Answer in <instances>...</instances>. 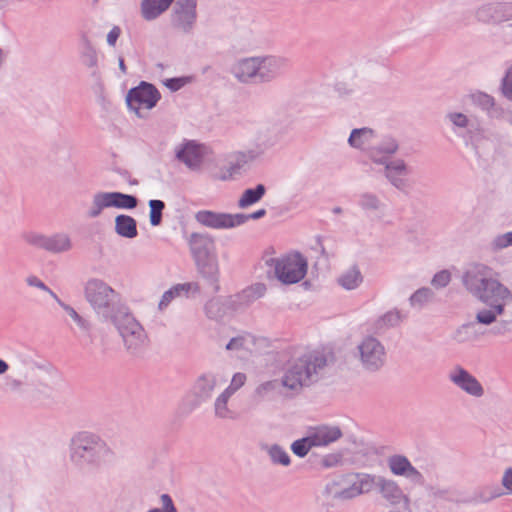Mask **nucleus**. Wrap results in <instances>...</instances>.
<instances>
[{"label":"nucleus","mask_w":512,"mask_h":512,"mask_svg":"<svg viewBox=\"0 0 512 512\" xmlns=\"http://www.w3.org/2000/svg\"><path fill=\"white\" fill-rule=\"evenodd\" d=\"M57 303L83 333L90 334L92 330V324L87 318L80 315L72 306L66 304L61 299H57Z\"/></svg>","instance_id":"nucleus-37"},{"label":"nucleus","mask_w":512,"mask_h":512,"mask_svg":"<svg viewBox=\"0 0 512 512\" xmlns=\"http://www.w3.org/2000/svg\"><path fill=\"white\" fill-rule=\"evenodd\" d=\"M174 0H142L141 14L147 21H152L163 14Z\"/></svg>","instance_id":"nucleus-27"},{"label":"nucleus","mask_w":512,"mask_h":512,"mask_svg":"<svg viewBox=\"0 0 512 512\" xmlns=\"http://www.w3.org/2000/svg\"><path fill=\"white\" fill-rule=\"evenodd\" d=\"M403 318L404 316L399 310H390L375 320L372 327L373 332L381 335L388 329L398 326L402 322Z\"/></svg>","instance_id":"nucleus-29"},{"label":"nucleus","mask_w":512,"mask_h":512,"mask_svg":"<svg viewBox=\"0 0 512 512\" xmlns=\"http://www.w3.org/2000/svg\"><path fill=\"white\" fill-rule=\"evenodd\" d=\"M362 281V274L356 266L350 268L338 278L339 285L346 290H353L357 288Z\"/></svg>","instance_id":"nucleus-38"},{"label":"nucleus","mask_w":512,"mask_h":512,"mask_svg":"<svg viewBox=\"0 0 512 512\" xmlns=\"http://www.w3.org/2000/svg\"><path fill=\"white\" fill-rule=\"evenodd\" d=\"M434 293L430 288L423 287L415 291L409 298L410 305L422 308L426 303L431 301Z\"/></svg>","instance_id":"nucleus-46"},{"label":"nucleus","mask_w":512,"mask_h":512,"mask_svg":"<svg viewBox=\"0 0 512 512\" xmlns=\"http://www.w3.org/2000/svg\"><path fill=\"white\" fill-rule=\"evenodd\" d=\"M498 276L492 267L482 263L471 265L462 275L465 289L488 306L476 313V322L485 326L494 324L490 333L496 337L512 332V319L498 320L499 316L505 314L506 307L512 303V290L504 285Z\"/></svg>","instance_id":"nucleus-1"},{"label":"nucleus","mask_w":512,"mask_h":512,"mask_svg":"<svg viewBox=\"0 0 512 512\" xmlns=\"http://www.w3.org/2000/svg\"><path fill=\"white\" fill-rule=\"evenodd\" d=\"M429 491L430 495L435 499H446L449 493L448 489H441L435 487H430Z\"/></svg>","instance_id":"nucleus-62"},{"label":"nucleus","mask_w":512,"mask_h":512,"mask_svg":"<svg viewBox=\"0 0 512 512\" xmlns=\"http://www.w3.org/2000/svg\"><path fill=\"white\" fill-rule=\"evenodd\" d=\"M24 383L20 379L12 378L10 376L6 377L5 379V387L7 390L12 392H18L21 391Z\"/></svg>","instance_id":"nucleus-57"},{"label":"nucleus","mask_w":512,"mask_h":512,"mask_svg":"<svg viewBox=\"0 0 512 512\" xmlns=\"http://www.w3.org/2000/svg\"><path fill=\"white\" fill-rule=\"evenodd\" d=\"M327 495L333 499L348 500L359 496L355 481H351L347 487L339 488L337 482L327 484L325 488Z\"/></svg>","instance_id":"nucleus-31"},{"label":"nucleus","mask_w":512,"mask_h":512,"mask_svg":"<svg viewBox=\"0 0 512 512\" xmlns=\"http://www.w3.org/2000/svg\"><path fill=\"white\" fill-rule=\"evenodd\" d=\"M446 118L451 122L454 128H467L470 122L468 117L460 112H449Z\"/></svg>","instance_id":"nucleus-51"},{"label":"nucleus","mask_w":512,"mask_h":512,"mask_svg":"<svg viewBox=\"0 0 512 512\" xmlns=\"http://www.w3.org/2000/svg\"><path fill=\"white\" fill-rule=\"evenodd\" d=\"M471 102L484 111L489 112L495 106L494 98L484 92L477 91L470 94Z\"/></svg>","instance_id":"nucleus-47"},{"label":"nucleus","mask_w":512,"mask_h":512,"mask_svg":"<svg viewBox=\"0 0 512 512\" xmlns=\"http://www.w3.org/2000/svg\"><path fill=\"white\" fill-rule=\"evenodd\" d=\"M384 166V176L387 181L397 190L404 191L407 188L405 176L409 174V169L403 159L389 160Z\"/></svg>","instance_id":"nucleus-18"},{"label":"nucleus","mask_w":512,"mask_h":512,"mask_svg":"<svg viewBox=\"0 0 512 512\" xmlns=\"http://www.w3.org/2000/svg\"><path fill=\"white\" fill-rule=\"evenodd\" d=\"M106 208H111L109 192L98 191L92 195L91 203L87 207L85 215L88 219H96L102 215Z\"/></svg>","instance_id":"nucleus-30"},{"label":"nucleus","mask_w":512,"mask_h":512,"mask_svg":"<svg viewBox=\"0 0 512 512\" xmlns=\"http://www.w3.org/2000/svg\"><path fill=\"white\" fill-rule=\"evenodd\" d=\"M160 98V92L153 84L142 81L139 86L128 91L126 103L130 110L140 116L139 110L141 107L152 109Z\"/></svg>","instance_id":"nucleus-8"},{"label":"nucleus","mask_w":512,"mask_h":512,"mask_svg":"<svg viewBox=\"0 0 512 512\" xmlns=\"http://www.w3.org/2000/svg\"><path fill=\"white\" fill-rule=\"evenodd\" d=\"M161 502L163 505V510L159 508H154L149 510L148 512H177L173 504L172 498L168 494L161 495Z\"/></svg>","instance_id":"nucleus-55"},{"label":"nucleus","mask_w":512,"mask_h":512,"mask_svg":"<svg viewBox=\"0 0 512 512\" xmlns=\"http://www.w3.org/2000/svg\"><path fill=\"white\" fill-rule=\"evenodd\" d=\"M266 193V187L263 184H258L254 188H248L243 191L238 206L242 209L248 208L251 205L259 202Z\"/></svg>","instance_id":"nucleus-36"},{"label":"nucleus","mask_w":512,"mask_h":512,"mask_svg":"<svg viewBox=\"0 0 512 512\" xmlns=\"http://www.w3.org/2000/svg\"><path fill=\"white\" fill-rule=\"evenodd\" d=\"M110 207L133 210L138 206L139 200L136 196L118 191L109 192Z\"/></svg>","instance_id":"nucleus-34"},{"label":"nucleus","mask_w":512,"mask_h":512,"mask_svg":"<svg viewBox=\"0 0 512 512\" xmlns=\"http://www.w3.org/2000/svg\"><path fill=\"white\" fill-rule=\"evenodd\" d=\"M327 358L320 352L306 353L288 364L281 383L290 390L299 391L316 383L324 374Z\"/></svg>","instance_id":"nucleus-2"},{"label":"nucleus","mask_w":512,"mask_h":512,"mask_svg":"<svg viewBox=\"0 0 512 512\" xmlns=\"http://www.w3.org/2000/svg\"><path fill=\"white\" fill-rule=\"evenodd\" d=\"M266 290V285L263 283L252 284L234 296L232 306L235 309L248 307L256 300L262 298L265 295Z\"/></svg>","instance_id":"nucleus-22"},{"label":"nucleus","mask_w":512,"mask_h":512,"mask_svg":"<svg viewBox=\"0 0 512 512\" xmlns=\"http://www.w3.org/2000/svg\"><path fill=\"white\" fill-rule=\"evenodd\" d=\"M114 230L117 235L123 238L133 239L138 236L137 221L130 215H117Z\"/></svg>","instance_id":"nucleus-28"},{"label":"nucleus","mask_w":512,"mask_h":512,"mask_svg":"<svg viewBox=\"0 0 512 512\" xmlns=\"http://www.w3.org/2000/svg\"><path fill=\"white\" fill-rule=\"evenodd\" d=\"M266 215V210L265 209H259L251 214H242V213H237L235 214V216H240L242 217V220L241 222L238 223V226L240 225H243L244 223H246L249 219H254V220H257V219H260L262 217H264Z\"/></svg>","instance_id":"nucleus-58"},{"label":"nucleus","mask_w":512,"mask_h":512,"mask_svg":"<svg viewBox=\"0 0 512 512\" xmlns=\"http://www.w3.org/2000/svg\"><path fill=\"white\" fill-rule=\"evenodd\" d=\"M450 281V272L448 270H441L434 275L431 284L436 288H444L450 283Z\"/></svg>","instance_id":"nucleus-52"},{"label":"nucleus","mask_w":512,"mask_h":512,"mask_svg":"<svg viewBox=\"0 0 512 512\" xmlns=\"http://www.w3.org/2000/svg\"><path fill=\"white\" fill-rule=\"evenodd\" d=\"M387 465L393 475L405 477L415 485H424L423 474L411 464L406 456L401 454L391 455L387 459Z\"/></svg>","instance_id":"nucleus-13"},{"label":"nucleus","mask_w":512,"mask_h":512,"mask_svg":"<svg viewBox=\"0 0 512 512\" xmlns=\"http://www.w3.org/2000/svg\"><path fill=\"white\" fill-rule=\"evenodd\" d=\"M258 84L278 78L288 67V60L278 56L258 57Z\"/></svg>","instance_id":"nucleus-16"},{"label":"nucleus","mask_w":512,"mask_h":512,"mask_svg":"<svg viewBox=\"0 0 512 512\" xmlns=\"http://www.w3.org/2000/svg\"><path fill=\"white\" fill-rule=\"evenodd\" d=\"M378 479H382V476L369 474L358 475L354 481L358 488L359 495L369 493L373 489L378 490Z\"/></svg>","instance_id":"nucleus-42"},{"label":"nucleus","mask_w":512,"mask_h":512,"mask_svg":"<svg viewBox=\"0 0 512 512\" xmlns=\"http://www.w3.org/2000/svg\"><path fill=\"white\" fill-rule=\"evenodd\" d=\"M476 323V321L468 322L458 327L453 336L454 340L458 343L477 340L479 338V333L476 330Z\"/></svg>","instance_id":"nucleus-39"},{"label":"nucleus","mask_w":512,"mask_h":512,"mask_svg":"<svg viewBox=\"0 0 512 512\" xmlns=\"http://www.w3.org/2000/svg\"><path fill=\"white\" fill-rule=\"evenodd\" d=\"M358 205L364 211H378L383 207V203L381 202L380 198L371 192L360 194Z\"/></svg>","instance_id":"nucleus-44"},{"label":"nucleus","mask_w":512,"mask_h":512,"mask_svg":"<svg viewBox=\"0 0 512 512\" xmlns=\"http://www.w3.org/2000/svg\"><path fill=\"white\" fill-rule=\"evenodd\" d=\"M218 384V375L213 372H205L199 375L193 386L192 395L193 402L191 410L199 407L201 404L209 401Z\"/></svg>","instance_id":"nucleus-14"},{"label":"nucleus","mask_w":512,"mask_h":512,"mask_svg":"<svg viewBox=\"0 0 512 512\" xmlns=\"http://www.w3.org/2000/svg\"><path fill=\"white\" fill-rule=\"evenodd\" d=\"M510 246H512V231L495 236L489 244L492 252H499Z\"/></svg>","instance_id":"nucleus-48"},{"label":"nucleus","mask_w":512,"mask_h":512,"mask_svg":"<svg viewBox=\"0 0 512 512\" xmlns=\"http://www.w3.org/2000/svg\"><path fill=\"white\" fill-rule=\"evenodd\" d=\"M186 83L187 81L183 77L169 78L165 81L166 87H168L172 91H177L181 89Z\"/></svg>","instance_id":"nucleus-60"},{"label":"nucleus","mask_w":512,"mask_h":512,"mask_svg":"<svg viewBox=\"0 0 512 512\" xmlns=\"http://www.w3.org/2000/svg\"><path fill=\"white\" fill-rule=\"evenodd\" d=\"M502 485L512 492V468H508L502 477Z\"/></svg>","instance_id":"nucleus-63"},{"label":"nucleus","mask_w":512,"mask_h":512,"mask_svg":"<svg viewBox=\"0 0 512 512\" xmlns=\"http://www.w3.org/2000/svg\"><path fill=\"white\" fill-rule=\"evenodd\" d=\"M246 338L244 336H237L230 339L225 348L229 351H239L244 348Z\"/></svg>","instance_id":"nucleus-56"},{"label":"nucleus","mask_w":512,"mask_h":512,"mask_svg":"<svg viewBox=\"0 0 512 512\" xmlns=\"http://www.w3.org/2000/svg\"><path fill=\"white\" fill-rule=\"evenodd\" d=\"M232 395L229 392L223 391L214 402V413L217 418L231 419L233 412L228 408V401Z\"/></svg>","instance_id":"nucleus-41"},{"label":"nucleus","mask_w":512,"mask_h":512,"mask_svg":"<svg viewBox=\"0 0 512 512\" xmlns=\"http://www.w3.org/2000/svg\"><path fill=\"white\" fill-rule=\"evenodd\" d=\"M258 57L244 58L236 62L231 72L242 83L258 84Z\"/></svg>","instance_id":"nucleus-20"},{"label":"nucleus","mask_w":512,"mask_h":512,"mask_svg":"<svg viewBox=\"0 0 512 512\" xmlns=\"http://www.w3.org/2000/svg\"><path fill=\"white\" fill-rule=\"evenodd\" d=\"M313 447L314 446L312 445V441H310V437L307 435L306 437L294 441L291 445V450L295 455L303 458Z\"/></svg>","instance_id":"nucleus-49"},{"label":"nucleus","mask_w":512,"mask_h":512,"mask_svg":"<svg viewBox=\"0 0 512 512\" xmlns=\"http://www.w3.org/2000/svg\"><path fill=\"white\" fill-rule=\"evenodd\" d=\"M448 378L456 387L466 394L480 398L484 395V388L478 379L460 365H456L449 372Z\"/></svg>","instance_id":"nucleus-12"},{"label":"nucleus","mask_w":512,"mask_h":512,"mask_svg":"<svg viewBox=\"0 0 512 512\" xmlns=\"http://www.w3.org/2000/svg\"><path fill=\"white\" fill-rule=\"evenodd\" d=\"M81 44L82 62L89 68L96 67L98 63L97 53L86 35L82 36Z\"/></svg>","instance_id":"nucleus-40"},{"label":"nucleus","mask_w":512,"mask_h":512,"mask_svg":"<svg viewBox=\"0 0 512 512\" xmlns=\"http://www.w3.org/2000/svg\"><path fill=\"white\" fill-rule=\"evenodd\" d=\"M112 454L107 443L97 434L81 431L70 441V460L79 469L100 466Z\"/></svg>","instance_id":"nucleus-3"},{"label":"nucleus","mask_w":512,"mask_h":512,"mask_svg":"<svg viewBox=\"0 0 512 512\" xmlns=\"http://www.w3.org/2000/svg\"><path fill=\"white\" fill-rule=\"evenodd\" d=\"M149 205V221L152 226H159L162 223L163 210L165 203L162 200L152 199Z\"/></svg>","instance_id":"nucleus-45"},{"label":"nucleus","mask_w":512,"mask_h":512,"mask_svg":"<svg viewBox=\"0 0 512 512\" xmlns=\"http://www.w3.org/2000/svg\"><path fill=\"white\" fill-rule=\"evenodd\" d=\"M374 137L375 131L373 129L368 127L356 128L351 131L348 144L355 149L364 150Z\"/></svg>","instance_id":"nucleus-32"},{"label":"nucleus","mask_w":512,"mask_h":512,"mask_svg":"<svg viewBox=\"0 0 512 512\" xmlns=\"http://www.w3.org/2000/svg\"><path fill=\"white\" fill-rule=\"evenodd\" d=\"M121 34V29L118 26H114L107 35V43L110 46H115L117 39Z\"/></svg>","instance_id":"nucleus-61"},{"label":"nucleus","mask_w":512,"mask_h":512,"mask_svg":"<svg viewBox=\"0 0 512 512\" xmlns=\"http://www.w3.org/2000/svg\"><path fill=\"white\" fill-rule=\"evenodd\" d=\"M192 288L198 289V285L196 283H183L171 287L162 295L160 302L158 304L159 309H166L172 302V300H174L176 297H179L182 294H187Z\"/></svg>","instance_id":"nucleus-33"},{"label":"nucleus","mask_w":512,"mask_h":512,"mask_svg":"<svg viewBox=\"0 0 512 512\" xmlns=\"http://www.w3.org/2000/svg\"><path fill=\"white\" fill-rule=\"evenodd\" d=\"M378 492L391 505L396 506L403 503V507L409 509L410 499L403 493L396 481L382 476V479H378Z\"/></svg>","instance_id":"nucleus-19"},{"label":"nucleus","mask_w":512,"mask_h":512,"mask_svg":"<svg viewBox=\"0 0 512 512\" xmlns=\"http://www.w3.org/2000/svg\"><path fill=\"white\" fill-rule=\"evenodd\" d=\"M503 495L501 488L496 484L478 486L472 494L463 500L465 504H485Z\"/></svg>","instance_id":"nucleus-25"},{"label":"nucleus","mask_w":512,"mask_h":512,"mask_svg":"<svg viewBox=\"0 0 512 512\" xmlns=\"http://www.w3.org/2000/svg\"><path fill=\"white\" fill-rule=\"evenodd\" d=\"M196 267L200 275L214 287V292H218L219 286V265L216 256L207 259L195 261Z\"/></svg>","instance_id":"nucleus-24"},{"label":"nucleus","mask_w":512,"mask_h":512,"mask_svg":"<svg viewBox=\"0 0 512 512\" xmlns=\"http://www.w3.org/2000/svg\"><path fill=\"white\" fill-rule=\"evenodd\" d=\"M246 381V375L244 373H236L233 375L230 385L224 390L225 392H229L230 395H233L238 389H240Z\"/></svg>","instance_id":"nucleus-54"},{"label":"nucleus","mask_w":512,"mask_h":512,"mask_svg":"<svg viewBox=\"0 0 512 512\" xmlns=\"http://www.w3.org/2000/svg\"><path fill=\"white\" fill-rule=\"evenodd\" d=\"M8 369L9 365L7 362L0 358V375L6 373Z\"/></svg>","instance_id":"nucleus-64"},{"label":"nucleus","mask_w":512,"mask_h":512,"mask_svg":"<svg viewBox=\"0 0 512 512\" xmlns=\"http://www.w3.org/2000/svg\"><path fill=\"white\" fill-rule=\"evenodd\" d=\"M84 292L85 299L95 313L106 321L116 314L117 309L126 306L121 301L120 294L101 279H89Z\"/></svg>","instance_id":"nucleus-4"},{"label":"nucleus","mask_w":512,"mask_h":512,"mask_svg":"<svg viewBox=\"0 0 512 512\" xmlns=\"http://www.w3.org/2000/svg\"><path fill=\"white\" fill-rule=\"evenodd\" d=\"M266 262L274 265L276 277L284 284L298 283L307 273V260L298 252L281 259L270 258Z\"/></svg>","instance_id":"nucleus-6"},{"label":"nucleus","mask_w":512,"mask_h":512,"mask_svg":"<svg viewBox=\"0 0 512 512\" xmlns=\"http://www.w3.org/2000/svg\"><path fill=\"white\" fill-rule=\"evenodd\" d=\"M197 0H176L171 14L173 27L189 33L195 24Z\"/></svg>","instance_id":"nucleus-11"},{"label":"nucleus","mask_w":512,"mask_h":512,"mask_svg":"<svg viewBox=\"0 0 512 512\" xmlns=\"http://www.w3.org/2000/svg\"><path fill=\"white\" fill-rule=\"evenodd\" d=\"M277 386H278L277 380L267 381V382L260 384L256 388V393L260 396H264L266 393L275 390L277 388Z\"/></svg>","instance_id":"nucleus-59"},{"label":"nucleus","mask_w":512,"mask_h":512,"mask_svg":"<svg viewBox=\"0 0 512 512\" xmlns=\"http://www.w3.org/2000/svg\"><path fill=\"white\" fill-rule=\"evenodd\" d=\"M176 157L192 170L199 169L203 160L199 146L193 141L184 144L183 147L177 151Z\"/></svg>","instance_id":"nucleus-26"},{"label":"nucleus","mask_w":512,"mask_h":512,"mask_svg":"<svg viewBox=\"0 0 512 512\" xmlns=\"http://www.w3.org/2000/svg\"><path fill=\"white\" fill-rule=\"evenodd\" d=\"M398 150V141L394 137L385 136L379 144L369 148L368 156L375 164H385L389 161L388 157L397 153Z\"/></svg>","instance_id":"nucleus-21"},{"label":"nucleus","mask_w":512,"mask_h":512,"mask_svg":"<svg viewBox=\"0 0 512 512\" xmlns=\"http://www.w3.org/2000/svg\"><path fill=\"white\" fill-rule=\"evenodd\" d=\"M107 321L115 326L129 353L138 354L146 345L147 334L127 305L117 309Z\"/></svg>","instance_id":"nucleus-5"},{"label":"nucleus","mask_w":512,"mask_h":512,"mask_svg":"<svg viewBox=\"0 0 512 512\" xmlns=\"http://www.w3.org/2000/svg\"><path fill=\"white\" fill-rule=\"evenodd\" d=\"M25 240L30 245L54 254L68 252L73 247L70 236L63 232L55 233L50 236L39 233H29L25 236Z\"/></svg>","instance_id":"nucleus-9"},{"label":"nucleus","mask_w":512,"mask_h":512,"mask_svg":"<svg viewBox=\"0 0 512 512\" xmlns=\"http://www.w3.org/2000/svg\"><path fill=\"white\" fill-rule=\"evenodd\" d=\"M188 245L194 261L215 256L214 238L207 233H192Z\"/></svg>","instance_id":"nucleus-17"},{"label":"nucleus","mask_w":512,"mask_h":512,"mask_svg":"<svg viewBox=\"0 0 512 512\" xmlns=\"http://www.w3.org/2000/svg\"><path fill=\"white\" fill-rule=\"evenodd\" d=\"M478 22L500 24L512 19V2H488L480 5L474 12Z\"/></svg>","instance_id":"nucleus-10"},{"label":"nucleus","mask_w":512,"mask_h":512,"mask_svg":"<svg viewBox=\"0 0 512 512\" xmlns=\"http://www.w3.org/2000/svg\"><path fill=\"white\" fill-rule=\"evenodd\" d=\"M195 220L202 226L212 229H227L237 227L242 217L235 216V214L200 210L196 212Z\"/></svg>","instance_id":"nucleus-15"},{"label":"nucleus","mask_w":512,"mask_h":512,"mask_svg":"<svg viewBox=\"0 0 512 512\" xmlns=\"http://www.w3.org/2000/svg\"><path fill=\"white\" fill-rule=\"evenodd\" d=\"M310 441L314 447L327 446L342 437V431L337 426H319L309 432Z\"/></svg>","instance_id":"nucleus-23"},{"label":"nucleus","mask_w":512,"mask_h":512,"mask_svg":"<svg viewBox=\"0 0 512 512\" xmlns=\"http://www.w3.org/2000/svg\"><path fill=\"white\" fill-rule=\"evenodd\" d=\"M356 350L355 356L366 371H379L386 363V349L375 336L363 337Z\"/></svg>","instance_id":"nucleus-7"},{"label":"nucleus","mask_w":512,"mask_h":512,"mask_svg":"<svg viewBox=\"0 0 512 512\" xmlns=\"http://www.w3.org/2000/svg\"><path fill=\"white\" fill-rule=\"evenodd\" d=\"M258 155L255 150L236 152L233 155V160L230 162V171L235 172L241 169L245 164L255 160Z\"/></svg>","instance_id":"nucleus-43"},{"label":"nucleus","mask_w":512,"mask_h":512,"mask_svg":"<svg viewBox=\"0 0 512 512\" xmlns=\"http://www.w3.org/2000/svg\"><path fill=\"white\" fill-rule=\"evenodd\" d=\"M262 450L267 453L271 463L274 465L289 466L291 463V458L287 451L278 444L262 445Z\"/></svg>","instance_id":"nucleus-35"},{"label":"nucleus","mask_w":512,"mask_h":512,"mask_svg":"<svg viewBox=\"0 0 512 512\" xmlns=\"http://www.w3.org/2000/svg\"><path fill=\"white\" fill-rule=\"evenodd\" d=\"M26 282L29 286L31 287H36L40 290H43L45 292H47L56 302H57V299H60L43 281H41L38 277L36 276H29L27 277L26 279Z\"/></svg>","instance_id":"nucleus-53"},{"label":"nucleus","mask_w":512,"mask_h":512,"mask_svg":"<svg viewBox=\"0 0 512 512\" xmlns=\"http://www.w3.org/2000/svg\"><path fill=\"white\" fill-rule=\"evenodd\" d=\"M500 90L502 95L512 102V65L507 69L501 80Z\"/></svg>","instance_id":"nucleus-50"}]
</instances>
